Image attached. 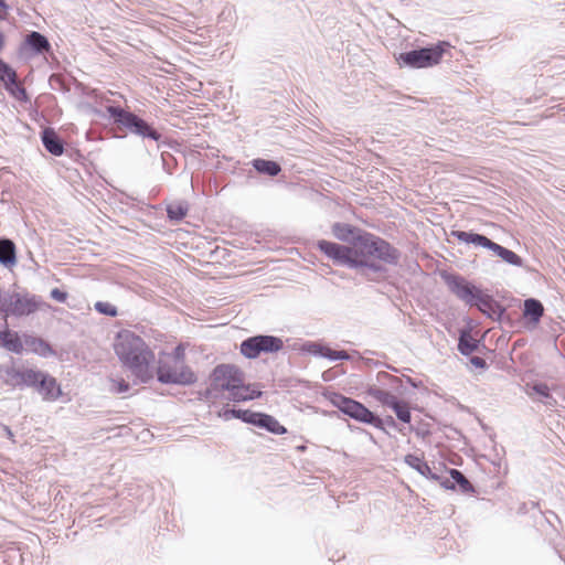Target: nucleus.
I'll return each mask as SVG.
<instances>
[{"label":"nucleus","instance_id":"f257e3e1","mask_svg":"<svg viewBox=\"0 0 565 565\" xmlns=\"http://www.w3.org/2000/svg\"><path fill=\"white\" fill-rule=\"evenodd\" d=\"M333 236L345 243L319 239L317 248L337 266L353 269L369 282L383 284L393 277L390 267L401 264L402 252L387 239L359 226L335 222Z\"/></svg>","mask_w":565,"mask_h":565},{"label":"nucleus","instance_id":"f03ea898","mask_svg":"<svg viewBox=\"0 0 565 565\" xmlns=\"http://www.w3.org/2000/svg\"><path fill=\"white\" fill-rule=\"evenodd\" d=\"M440 278L448 290L470 308L478 309L487 318L502 322L510 320L507 309L494 297L458 273L441 270Z\"/></svg>","mask_w":565,"mask_h":565},{"label":"nucleus","instance_id":"7ed1b4c3","mask_svg":"<svg viewBox=\"0 0 565 565\" xmlns=\"http://www.w3.org/2000/svg\"><path fill=\"white\" fill-rule=\"evenodd\" d=\"M114 350L122 366L139 382L148 383L153 377L150 364L154 361V354L140 335L130 330L119 331L115 338Z\"/></svg>","mask_w":565,"mask_h":565},{"label":"nucleus","instance_id":"20e7f679","mask_svg":"<svg viewBox=\"0 0 565 565\" xmlns=\"http://www.w3.org/2000/svg\"><path fill=\"white\" fill-rule=\"evenodd\" d=\"M106 110L113 125L125 131L124 135H114L115 138H124L131 134L156 142L161 140L162 134L154 127V124L130 110L129 107L107 105Z\"/></svg>","mask_w":565,"mask_h":565},{"label":"nucleus","instance_id":"39448f33","mask_svg":"<svg viewBox=\"0 0 565 565\" xmlns=\"http://www.w3.org/2000/svg\"><path fill=\"white\" fill-rule=\"evenodd\" d=\"M50 306L43 301L41 296L31 294L26 290L23 291H9L0 289V313L6 318L28 317L42 308Z\"/></svg>","mask_w":565,"mask_h":565},{"label":"nucleus","instance_id":"423d86ee","mask_svg":"<svg viewBox=\"0 0 565 565\" xmlns=\"http://www.w3.org/2000/svg\"><path fill=\"white\" fill-rule=\"evenodd\" d=\"M450 47L449 42L438 41L434 44L402 52L396 56V62L401 67L414 70L433 67L441 61L444 54Z\"/></svg>","mask_w":565,"mask_h":565},{"label":"nucleus","instance_id":"0eeeda50","mask_svg":"<svg viewBox=\"0 0 565 565\" xmlns=\"http://www.w3.org/2000/svg\"><path fill=\"white\" fill-rule=\"evenodd\" d=\"M282 349V339L271 334L252 335L243 340L239 344L241 354L248 360H255L262 354L278 353Z\"/></svg>","mask_w":565,"mask_h":565},{"label":"nucleus","instance_id":"6e6552de","mask_svg":"<svg viewBox=\"0 0 565 565\" xmlns=\"http://www.w3.org/2000/svg\"><path fill=\"white\" fill-rule=\"evenodd\" d=\"M329 401L343 415L354 419L355 422L366 425L379 422L374 412L369 409L363 403L352 397H348L341 393L333 392L329 395Z\"/></svg>","mask_w":565,"mask_h":565},{"label":"nucleus","instance_id":"1a4fd4ad","mask_svg":"<svg viewBox=\"0 0 565 565\" xmlns=\"http://www.w3.org/2000/svg\"><path fill=\"white\" fill-rule=\"evenodd\" d=\"M329 401L343 415L354 419L355 422L366 425L379 422L374 412L369 409L363 403L352 397H348L341 393L333 392L329 395Z\"/></svg>","mask_w":565,"mask_h":565},{"label":"nucleus","instance_id":"9d476101","mask_svg":"<svg viewBox=\"0 0 565 565\" xmlns=\"http://www.w3.org/2000/svg\"><path fill=\"white\" fill-rule=\"evenodd\" d=\"M157 381L166 385L190 386L196 383L198 375L189 365L160 361L157 366Z\"/></svg>","mask_w":565,"mask_h":565},{"label":"nucleus","instance_id":"9b49d317","mask_svg":"<svg viewBox=\"0 0 565 565\" xmlns=\"http://www.w3.org/2000/svg\"><path fill=\"white\" fill-rule=\"evenodd\" d=\"M52 53L53 49L49 38L39 31H28L17 50V54L22 61H30L36 56Z\"/></svg>","mask_w":565,"mask_h":565},{"label":"nucleus","instance_id":"f8f14e48","mask_svg":"<svg viewBox=\"0 0 565 565\" xmlns=\"http://www.w3.org/2000/svg\"><path fill=\"white\" fill-rule=\"evenodd\" d=\"M366 394L377 402H380L383 406L391 408L398 420L404 424H411L412 422V413L408 403L404 399H399L390 391L380 388L376 385H367Z\"/></svg>","mask_w":565,"mask_h":565},{"label":"nucleus","instance_id":"ddd939ff","mask_svg":"<svg viewBox=\"0 0 565 565\" xmlns=\"http://www.w3.org/2000/svg\"><path fill=\"white\" fill-rule=\"evenodd\" d=\"M26 387L35 390L43 401L54 402L62 395L63 391L56 379L41 370L32 369Z\"/></svg>","mask_w":565,"mask_h":565},{"label":"nucleus","instance_id":"4468645a","mask_svg":"<svg viewBox=\"0 0 565 565\" xmlns=\"http://www.w3.org/2000/svg\"><path fill=\"white\" fill-rule=\"evenodd\" d=\"M216 386L222 394L223 392H231L238 388L245 380L244 372L234 364H218L211 372Z\"/></svg>","mask_w":565,"mask_h":565},{"label":"nucleus","instance_id":"2eb2a0df","mask_svg":"<svg viewBox=\"0 0 565 565\" xmlns=\"http://www.w3.org/2000/svg\"><path fill=\"white\" fill-rule=\"evenodd\" d=\"M450 479L440 476L439 484L446 490H459L463 494L476 493V488L468 478L458 469H447Z\"/></svg>","mask_w":565,"mask_h":565},{"label":"nucleus","instance_id":"dca6fc26","mask_svg":"<svg viewBox=\"0 0 565 565\" xmlns=\"http://www.w3.org/2000/svg\"><path fill=\"white\" fill-rule=\"evenodd\" d=\"M544 306L541 300L536 298H526L523 301L522 320L527 330H534L541 322L544 316Z\"/></svg>","mask_w":565,"mask_h":565},{"label":"nucleus","instance_id":"f3484780","mask_svg":"<svg viewBox=\"0 0 565 565\" xmlns=\"http://www.w3.org/2000/svg\"><path fill=\"white\" fill-rule=\"evenodd\" d=\"M450 235L458 239L460 243L466 245H472L476 248H484L488 250H492L494 242L490 239L488 236L473 232V231H460L452 230Z\"/></svg>","mask_w":565,"mask_h":565},{"label":"nucleus","instance_id":"a211bd4d","mask_svg":"<svg viewBox=\"0 0 565 565\" xmlns=\"http://www.w3.org/2000/svg\"><path fill=\"white\" fill-rule=\"evenodd\" d=\"M41 141L45 150L56 157H60L64 153L65 142L58 136L52 127H46L41 131Z\"/></svg>","mask_w":565,"mask_h":565},{"label":"nucleus","instance_id":"6ab92c4d","mask_svg":"<svg viewBox=\"0 0 565 565\" xmlns=\"http://www.w3.org/2000/svg\"><path fill=\"white\" fill-rule=\"evenodd\" d=\"M24 340H21L20 334L17 331L9 329L8 324H4V329L0 330V347L12 352L14 354H22Z\"/></svg>","mask_w":565,"mask_h":565},{"label":"nucleus","instance_id":"aec40b11","mask_svg":"<svg viewBox=\"0 0 565 565\" xmlns=\"http://www.w3.org/2000/svg\"><path fill=\"white\" fill-rule=\"evenodd\" d=\"M253 426L265 429L266 431L274 435H284L287 433V428L281 425L273 415L256 412Z\"/></svg>","mask_w":565,"mask_h":565},{"label":"nucleus","instance_id":"412c9836","mask_svg":"<svg viewBox=\"0 0 565 565\" xmlns=\"http://www.w3.org/2000/svg\"><path fill=\"white\" fill-rule=\"evenodd\" d=\"M24 344L35 354L42 358L56 355V351L51 343L41 337L23 334Z\"/></svg>","mask_w":565,"mask_h":565},{"label":"nucleus","instance_id":"4be33fe9","mask_svg":"<svg viewBox=\"0 0 565 565\" xmlns=\"http://www.w3.org/2000/svg\"><path fill=\"white\" fill-rule=\"evenodd\" d=\"M255 415H256L255 411L235 408V407H231L228 404H226L217 413V416L225 422L235 418V419H239L241 422L248 424V425H253Z\"/></svg>","mask_w":565,"mask_h":565},{"label":"nucleus","instance_id":"5701e85b","mask_svg":"<svg viewBox=\"0 0 565 565\" xmlns=\"http://www.w3.org/2000/svg\"><path fill=\"white\" fill-rule=\"evenodd\" d=\"M32 369H17V367H7L4 371L6 379L4 383L12 387L24 388L28 385L30 373Z\"/></svg>","mask_w":565,"mask_h":565},{"label":"nucleus","instance_id":"b1692460","mask_svg":"<svg viewBox=\"0 0 565 565\" xmlns=\"http://www.w3.org/2000/svg\"><path fill=\"white\" fill-rule=\"evenodd\" d=\"M404 461L406 465L416 470L426 479L434 480L437 482L438 480H440V476L430 469L429 465L424 458L418 457L417 455L414 454H408L405 456Z\"/></svg>","mask_w":565,"mask_h":565},{"label":"nucleus","instance_id":"393cba45","mask_svg":"<svg viewBox=\"0 0 565 565\" xmlns=\"http://www.w3.org/2000/svg\"><path fill=\"white\" fill-rule=\"evenodd\" d=\"M479 345L480 341L472 337L470 327L459 330L457 349L460 354L469 356L479 349Z\"/></svg>","mask_w":565,"mask_h":565},{"label":"nucleus","instance_id":"a878e982","mask_svg":"<svg viewBox=\"0 0 565 565\" xmlns=\"http://www.w3.org/2000/svg\"><path fill=\"white\" fill-rule=\"evenodd\" d=\"M0 264L9 269L17 265L15 244L8 237H0Z\"/></svg>","mask_w":565,"mask_h":565},{"label":"nucleus","instance_id":"bb28decb","mask_svg":"<svg viewBox=\"0 0 565 565\" xmlns=\"http://www.w3.org/2000/svg\"><path fill=\"white\" fill-rule=\"evenodd\" d=\"M254 170L267 177H277L281 172V166L279 162L269 159L256 158L250 162Z\"/></svg>","mask_w":565,"mask_h":565},{"label":"nucleus","instance_id":"cd10ccee","mask_svg":"<svg viewBox=\"0 0 565 565\" xmlns=\"http://www.w3.org/2000/svg\"><path fill=\"white\" fill-rule=\"evenodd\" d=\"M491 252L509 265L515 267H523L524 265L523 258L520 255L495 242Z\"/></svg>","mask_w":565,"mask_h":565},{"label":"nucleus","instance_id":"c85d7f7f","mask_svg":"<svg viewBox=\"0 0 565 565\" xmlns=\"http://www.w3.org/2000/svg\"><path fill=\"white\" fill-rule=\"evenodd\" d=\"M250 388V384H245L242 382V385L238 388H234V391L228 392L226 399L234 403L254 401L262 397V393H255L254 395H247V392Z\"/></svg>","mask_w":565,"mask_h":565},{"label":"nucleus","instance_id":"c756f323","mask_svg":"<svg viewBox=\"0 0 565 565\" xmlns=\"http://www.w3.org/2000/svg\"><path fill=\"white\" fill-rule=\"evenodd\" d=\"M189 203L186 201L172 202L167 205V217L172 222H181L188 214Z\"/></svg>","mask_w":565,"mask_h":565},{"label":"nucleus","instance_id":"7c9ffc66","mask_svg":"<svg viewBox=\"0 0 565 565\" xmlns=\"http://www.w3.org/2000/svg\"><path fill=\"white\" fill-rule=\"evenodd\" d=\"M376 381L382 386H387L397 393H402L403 380L401 377L392 375L385 371H380L376 374Z\"/></svg>","mask_w":565,"mask_h":565},{"label":"nucleus","instance_id":"2f4dec72","mask_svg":"<svg viewBox=\"0 0 565 565\" xmlns=\"http://www.w3.org/2000/svg\"><path fill=\"white\" fill-rule=\"evenodd\" d=\"M533 392L540 396L541 402H543L548 407H554L557 404L556 398L552 395L550 386L544 382L534 383L532 386Z\"/></svg>","mask_w":565,"mask_h":565},{"label":"nucleus","instance_id":"473e14b6","mask_svg":"<svg viewBox=\"0 0 565 565\" xmlns=\"http://www.w3.org/2000/svg\"><path fill=\"white\" fill-rule=\"evenodd\" d=\"M375 417L379 422H374V424H370V426H373L380 430H383L385 434H388V431L386 430V426L390 427V428H394V429H397L399 433L404 434V428L399 427L398 424L396 423V420L393 418V416L391 415H387L385 416L384 418L380 417L376 413H375Z\"/></svg>","mask_w":565,"mask_h":565},{"label":"nucleus","instance_id":"72a5a7b5","mask_svg":"<svg viewBox=\"0 0 565 565\" xmlns=\"http://www.w3.org/2000/svg\"><path fill=\"white\" fill-rule=\"evenodd\" d=\"M326 349H327V345L323 343L315 342V341H306L305 343H302L300 350L303 353H308L313 356L323 358V355L326 353Z\"/></svg>","mask_w":565,"mask_h":565},{"label":"nucleus","instance_id":"f704fd0d","mask_svg":"<svg viewBox=\"0 0 565 565\" xmlns=\"http://www.w3.org/2000/svg\"><path fill=\"white\" fill-rule=\"evenodd\" d=\"M222 395L216 386H214V381L212 375L210 374V385L204 390L199 392V399L203 402H212L220 398Z\"/></svg>","mask_w":565,"mask_h":565},{"label":"nucleus","instance_id":"c9c22d12","mask_svg":"<svg viewBox=\"0 0 565 565\" xmlns=\"http://www.w3.org/2000/svg\"><path fill=\"white\" fill-rule=\"evenodd\" d=\"M94 309L103 316H107L110 318H115L118 316V309L110 302L107 301H96L94 305Z\"/></svg>","mask_w":565,"mask_h":565},{"label":"nucleus","instance_id":"e433bc0d","mask_svg":"<svg viewBox=\"0 0 565 565\" xmlns=\"http://www.w3.org/2000/svg\"><path fill=\"white\" fill-rule=\"evenodd\" d=\"M161 161H162V169L168 173V174H173L177 166H178V161L175 159V157L168 152V151H163L161 153Z\"/></svg>","mask_w":565,"mask_h":565},{"label":"nucleus","instance_id":"4c0bfd02","mask_svg":"<svg viewBox=\"0 0 565 565\" xmlns=\"http://www.w3.org/2000/svg\"><path fill=\"white\" fill-rule=\"evenodd\" d=\"M323 358L330 361H344L349 360V353L345 350H333L327 345Z\"/></svg>","mask_w":565,"mask_h":565},{"label":"nucleus","instance_id":"58836bf2","mask_svg":"<svg viewBox=\"0 0 565 565\" xmlns=\"http://www.w3.org/2000/svg\"><path fill=\"white\" fill-rule=\"evenodd\" d=\"M171 358L173 363H177V366L188 365L185 363V348L183 343H179L172 351Z\"/></svg>","mask_w":565,"mask_h":565},{"label":"nucleus","instance_id":"ea45409f","mask_svg":"<svg viewBox=\"0 0 565 565\" xmlns=\"http://www.w3.org/2000/svg\"><path fill=\"white\" fill-rule=\"evenodd\" d=\"M110 392L115 394H122L129 391L130 385L124 379H111Z\"/></svg>","mask_w":565,"mask_h":565},{"label":"nucleus","instance_id":"a19ab883","mask_svg":"<svg viewBox=\"0 0 565 565\" xmlns=\"http://www.w3.org/2000/svg\"><path fill=\"white\" fill-rule=\"evenodd\" d=\"M67 296H68L67 292L60 288H53L50 292V297L53 300H56L58 302H65L67 299Z\"/></svg>","mask_w":565,"mask_h":565},{"label":"nucleus","instance_id":"79ce46f5","mask_svg":"<svg viewBox=\"0 0 565 565\" xmlns=\"http://www.w3.org/2000/svg\"><path fill=\"white\" fill-rule=\"evenodd\" d=\"M470 363L476 367V369H482V370H486L488 369V363L487 361L481 358V356H471L470 358Z\"/></svg>","mask_w":565,"mask_h":565},{"label":"nucleus","instance_id":"37998d69","mask_svg":"<svg viewBox=\"0 0 565 565\" xmlns=\"http://www.w3.org/2000/svg\"><path fill=\"white\" fill-rule=\"evenodd\" d=\"M9 9H10V7L6 2V0H0V21H3L7 19Z\"/></svg>","mask_w":565,"mask_h":565},{"label":"nucleus","instance_id":"c03bdc74","mask_svg":"<svg viewBox=\"0 0 565 565\" xmlns=\"http://www.w3.org/2000/svg\"><path fill=\"white\" fill-rule=\"evenodd\" d=\"M90 113L99 118H109L108 114H107V110H103V109H99V108H96V107H93L90 109Z\"/></svg>","mask_w":565,"mask_h":565},{"label":"nucleus","instance_id":"a18cd8bd","mask_svg":"<svg viewBox=\"0 0 565 565\" xmlns=\"http://www.w3.org/2000/svg\"><path fill=\"white\" fill-rule=\"evenodd\" d=\"M406 382L414 388H418L422 385L420 381H416L415 379L411 376H405Z\"/></svg>","mask_w":565,"mask_h":565},{"label":"nucleus","instance_id":"49530a36","mask_svg":"<svg viewBox=\"0 0 565 565\" xmlns=\"http://www.w3.org/2000/svg\"><path fill=\"white\" fill-rule=\"evenodd\" d=\"M255 393H262L263 394V392L260 390H254V388L250 387L249 391L247 392V395H254Z\"/></svg>","mask_w":565,"mask_h":565}]
</instances>
